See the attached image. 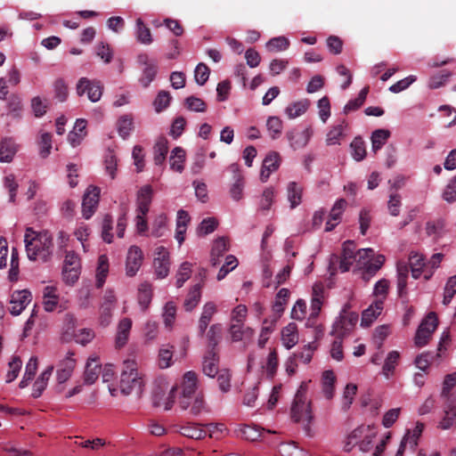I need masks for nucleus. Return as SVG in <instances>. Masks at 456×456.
Wrapping results in <instances>:
<instances>
[{
    "label": "nucleus",
    "instance_id": "1",
    "mask_svg": "<svg viewBox=\"0 0 456 456\" xmlns=\"http://www.w3.org/2000/svg\"><path fill=\"white\" fill-rule=\"evenodd\" d=\"M378 428L373 425H361L353 429L343 443V450L350 452L357 447L359 451L369 456H382L385 452L389 435L378 436Z\"/></svg>",
    "mask_w": 456,
    "mask_h": 456
},
{
    "label": "nucleus",
    "instance_id": "2",
    "mask_svg": "<svg viewBox=\"0 0 456 456\" xmlns=\"http://www.w3.org/2000/svg\"><path fill=\"white\" fill-rule=\"evenodd\" d=\"M24 242L27 256L31 261L46 262L53 254V238L47 231L35 232L27 228Z\"/></svg>",
    "mask_w": 456,
    "mask_h": 456
},
{
    "label": "nucleus",
    "instance_id": "3",
    "mask_svg": "<svg viewBox=\"0 0 456 456\" xmlns=\"http://www.w3.org/2000/svg\"><path fill=\"white\" fill-rule=\"evenodd\" d=\"M143 386L144 375L139 370L137 362L134 359L125 360L119 381L121 393L126 395L132 393L139 395L142 393Z\"/></svg>",
    "mask_w": 456,
    "mask_h": 456
},
{
    "label": "nucleus",
    "instance_id": "4",
    "mask_svg": "<svg viewBox=\"0 0 456 456\" xmlns=\"http://www.w3.org/2000/svg\"><path fill=\"white\" fill-rule=\"evenodd\" d=\"M291 417L296 422L309 423L313 418L310 401L306 397V385L302 384L291 406Z\"/></svg>",
    "mask_w": 456,
    "mask_h": 456
},
{
    "label": "nucleus",
    "instance_id": "5",
    "mask_svg": "<svg viewBox=\"0 0 456 456\" xmlns=\"http://www.w3.org/2000/svg\"><path fill=\"white\" fill-rule=\"evenodd\" d=\"M385 260V256L375 255L372 248H362L358 250L357 267L366 268L367 273L373 276L383 266Z\"/></svg>",
    "mask_w": 456,
    "mask_h": 456
},
{
    "label": "nucleus",
    "instance_id": "6",
    "mask_svg": "<svg viewBox=\"0 0 456 456\" xmlns=\"http://www.w3.org/2000/svg\"><path fill=\"white\" fill-rule=\"evenodd\" d=\"M76 364L75 354L71 351H69L59 362L56 370V390L59 393L64 390V384L72 376Z\"/></svg>",
    "mask_w": 456,
    "mask_h": 456
},
{
    "label": "nucleus",
    "instance_id": "7",
    "mask_svg": "<svg viewBox=\"0 0 456 456\" xmlns=\"http://www.w3.org/2000/svg\"><path fill=\"white\" fill-rule=\"evenodd\" d=\"M438 320L436 314L434 312L429 313L422 320L417 330L414 338L415 345L419 347L426 346L431 338L432 334L436 330Z\"/></svg>",
    "mask_w": 456,
    "mask_h": 456
},
{
    "label": "nucleus",
    "instance_id": "8",
    "mask_svg": "<svg viewBox=\"0 0 456 456\" xmlns=\"http://www.w3.org/2000/svg\"><path fill=\"white\" fill-rule=\"evenodd\" d=\"M347 305L344 306L339 314V316L333 323L331 333L336 337L342 338L345 336L347 332H349V330L357 322V314L354 313L347 312Z\"/></svg>",
    "mask_w": 456,
    "mask_h": 456
},
{
    "label": "nucleus",
    "instance_id": "9",
    "mask_svg": "<svg viewBox=\"0 0 456 456\" xmlns=\"http://www.w3.org/2000/svg\"><path fill=\"white\" fill-rule=\"evenodd\" d=\"M101 189L90 185L86 190L82 201V216L85 219H90L96 212L100 200Z\"/></svg>",
    "mask_w": 456,
    "mask_h": 456
},
{
    "label": "nucleus",
    "instance_id": "10",
    "mask_svg": "<svg viewBox=\"0 0 456 456\" xmlns=\"http://www.w3.org/2000/svg\"><path fill=\"white\" fill-rule=\"evenodd\" d=\"M182 393L179 398V405L183 410L190 406V399L197 389V375L193 371H187L183 377L181 383Z\"/></svg>",
    "mask_w": 456,
    "mask_h": 456
},
{
    "label": "nucleus",
    "instance_id": "11",
    "mask_svg": "<svg viewBox=\"0 0 456 456\" xmlns=\"http://www.w3.org/2000/svg\"><path fill=\"white\" fill-rule=\"evenodd\" d=\"M144 260L142 250L136 245L131 246L126 257V275L134 277L137 274Z\"/></svg>",
    "mask_w": 456,
    "mask_h": 456
},
{
    "label": "nucleus",
    "instance_id": "12",
    "mask_svg": "<svg viewBox=\"0 0 456 456\" xmlns=\"http://www.w3.org/2000/svg\"><path fill=\"white\" fill-rule=\"evenodd\" d=\"M314 134L311 126L305 127L302 130L293 128L287 132L286 137L289 142L292 150L297 151L305 148Z\"/></svg>",
    "mask_w": 456,
    "mask_h": 456
},
{
    "label": "nucleus",
    "instance_id": "13",
    "mask_svg": "<svg viewBox=\"0 0 456 456\" xmlns=\"http://www.w3.org/2000/svg\"><path fill=\"white\" fill-rule=\"evenodd\" d=\"M155 255L153 260L155 274L159 279H164L169 273V252L165 247L159 246L156 248Z\"/></svg>",
    "mask_w": 456,
    "mask_h": 456
},
{
    "label": "nucleus",
    "instance_id": "14",
    "mask_svg": "<svg viewBox=\"0 0 456 456\" xmlns=\"http://www.w3.org/2000/svg\"><path fill=\"white\" fill-rule=\"evenodd\" d=\"M32 300V294L28 289L15 290L10 297V313L19 315Z\"/></svg>",
    "mask_w": 456,
    "mask_h": 456
},
{
    "label": "nucleus",
    "instance_id": "15",
    "mask_svg": "<svg viewBox=\"0 0 456 456\" xmlns=\"http://www.w3.org/2000/svg\"><path fill=\"white\" fill-rule=\"evenodd\" d=\"M86 86H90L89 94L87 95L88 100L92 102L100 101L102 95V86L101 82L96 80H90L86 77H81L76 86V92L78 96L84 95V89Z\"/></svg>",
    "mask_w": 456,
    "mask_h": 456
},
{
    "label": "nucleus",
    "instance_id": "16",
    "mask_svg": "<svg viewBox=\"0 0 456 456\" xmlns=\"http://www.w3.org/2000/svg\"><path fill=\"white\" fill-rule=\"evenodd\" d=\"M356 247L354 241L347 240L343 244L342 256L339 264V269L341 272H347L349 268L354 265L357 264L358 251H355Z\"/></svg>",
    "mask_w": 456,
    "mask_h": 456
},
{
    "label": "nucleus",
    "instance_id": "17",
    "mask_svg": "<svg viewBox=\"0 0 456 456\" xmlns=\"http://www.w3.org/2000/svg\"><path fill=\"white\" fill-rule=\"evenodd\" d=\"M324 286L321 282L314 283L312 289V299H311V307H310V317L308 322L311 319H315L318 317L324 299Z\"/></svg>",
    "mask_w": 456,
    "mask_h": 456
},
{
    "label": "nucleus",
    "instance_id": "18",
    "mask_svg": "<svg viewBox=\"0 0 456 456\" xmlns=\"http://www.w3.org/2000/svg\"><path fill=\"white\" fill-rule=\"evenodd\" d=\"M43 307L45 312L55 311L60 305V295L55 286H46L43 289Z\"/></svg>",
    "mask_w": 456,
    "mask_h": 456
},
{
    "label": "nucleus",
    "instance_id": "19",
    "mask_svg": "<svg viewBox=\"0 0 456 456\" xmlns=\"http://www.w3.org/2000/svg\"><path fill=\"white\" fill-rule=\"evenodd\" d=\"M347 206V202L344 199L338 200L330 213L329 218L326 222L325 231H332L341 221L342 215Z\"/></svg>",
    "mask_w": 456,
    "mask_h": 456
},
{
    "label": "nucleus",
    "instance_id": "20",
    "mask_svg": "<svg viewBox=\"0 0 456 456\" xmlns=\"http://www.w3.org/2000/svg\"><path fill=\"white\" fill-rule=\"evenodd\" d=\"M153 190L151 185L142 186L137 192L136 212L147 215L152 200Z\"/></svg>",
    "mask_w": 456,
    "mask_h": 456
},
{
    "label": "nucleus",
    "instance_id": "21",
    "mask_svg": "<svg viewBox=\"0 0 456 456\" xmlns=\"http://www.w3.org/2000/svg\"><path fill=\"white\" fill-rule=\"evenodd\" d=\"M281 344L287 349L294 347L299 340L297 326L294 322H289L282 328L281 331Z\"/></svg>",
    "mask_w": 456,
    "mask_h": 456
},
{
    "label": "nucleus",
    "instance_id": "22",
    "mask_svg": "<svg viewBox=\"0 0 456 456\" xmlns=\"http://www.w3.org/2000/svg\"><path fill=\"white\" fill-rule=\"evenodd\" d=\"M281 158L279 153H269L263 161L262 169L260 173L261 181L266 182L270 175L279 168Z\"/></svg>",
    "mask_w": 456,
    "mask_h": 456
},
{
    "label": "nucleus",
    "instance_id": "23",
    "mask_svg": "<svg viewBox=\"0 0 456 456\" xmlns=\"http://www.w3.org/2000/svg\"><path fill=\"white\" fill-rule=\"evenodd\" d=\"M218 355L213 349H208L203 357L202 370L205 375L214 378L220 371L218 370Z\"/></svg>",
    "mask_w": 456,
    "mask_h": 456
},
{
    "label": "nucleus",
    "instance_id": "24",
    "mask_svg": "<svg viewBox=\"0 0 456 456\" xmlns=\"http://www.w3.org/2000/svg\"><path fill=\"white\" fill-rule=\"evenodd\" d=\"M229 333L233 342H239L252 339L255 330L251 327L245 326L244 323H232L229 328Z\"/></svg>",
    "mask_w": 456,
    "mask_h": 456
},
{
    "label": "nucleus",
    "instance_id": "25",
    "mask_svg": "<svg viewBox=\"0 0 456 456\" xmlns=\"http://www.w3.org/2000/svg\"><path fill=\"white\" fill-rule=\"evenodd\" d=\"M383 300H375L367 309L362 312L361 325L363 327H369L378 318L383 310Z\"/></svg>",
    "mask_w": 456,
    "mask_h": 456
},
{
    "label": "nucleus",
    "instance_id": "26",
    "mask_svg": "<svg viewBox=\"0 0 456 456\" xmlns=\"http://www.w3.org/2000/svg\"><path fill=\"white\" fill-rule=\"evenodd\" d=\"M289 295V290L285 288L281 289L278 291L275 300L272 305L273 314L270 317L275 318V320L279 321L288 304Z\"/></svg>",
    "mask_w": 456,
    "mask_h": 456
},
{
    "label": "nucleus",
    "instance_id": "27",
    "mask_svg": "<svg viewBox=\"0 0 456 456\" xmlns=\"http://www.w3.org/2000/svg\"><path fill=\"white\" fill-rule=\"evenodd\" d=\"M132 329V320L129 318H123L119 321L117 328V334L115 338L116 347L121 348L126 345L130 330Z\"/></svg>",
    "mask_w": 456,
    "mask_h": 456
},
{
    "label": "nucleus",
    "instance_id": "28",
    "mask_svg": "<svg viewBox=\"0 0 456 456\" xmlns=\"http://www.w3.org/2000/svg\"><path fill=\"white\" fill-rule=\"evenodd\" d=\"M19 150L18 144L11 137H5L0 143V161L9 163Z\"/></svg>",
    "mask_w": 456,
    "mask_h": 456
},
{
    "label": "nucleus",
    "instance_id": "29",
    "mask_svg": "<svg viewBox=\"0 0 456 456\" xmlns=\"http://www.w3.org/2000/svg\"><path fill=\"white\" fill-rule=\"evenodd\" d=\"M102 367L97 357H89L84 372V382L87 385L94 384L101 373Z\"/></svg>",
    "mask_w": 456,
    "mask_h": 456
},
{
    "label": "nucleus",
    "instance_id": "30",
    "mask_svg": "<svg viewBox=\"0 0 456 456\" xmlns=\"http://www.w3.org/2000/svg\"><path fill=\"white\" fill-rule=\"evenodd\" d=\"M229 249L228 240L224 237H220L213 242L210 253V263L213 266L220 263V257Z\"/></svg>",
    "mask_w": 456,
    "mask_h": 456
},
{
    "label": "nucleus",
    "instance_id": "31",
    "mask_svg": "<svg viewBox=\"0 0 456 456\" xmlns=\"http://www.w3.org/2000/svg\"><path fill=\"white\" fill-rule=\"evenodd\" d=\"M229 168L232 172L235 174V181L230 188V195L233 200L238 201L242 198L243 195V177L239 172V167L237 164H232Z\"/></svg>",
    "mask_w": 456,
    "mask_h": 456
},
{
    "label": "nucleus",
    "instance_id": "32",
    "mask_svg": "<svg viewBox=\"0 0 456 456\" xmlns=\"http://www.w3.org/2000/svg\"><path fill=\"white\" fill-rule=\"evenodd\" d=\"M336 375L330 370H325L322 375V390L324 397L330 400L335 395Z\"/></svg>",
    "mask_w": 456,
    "mask_h": 456
},
{
    "label": "nucleus",
    "instance_id": "33",
    "mask_svg": "<svg viewBox=\"0 0 456 456\" xmlns=\"http://www.w3.org/2000/svg\"><path fill=\"white\" fill-rule=\"evenodd\" d=\"M303 187L297 182H289L287 184V199L290 208H295L302 202Z\"/></svg>",
    "mask_w": 456,
    "mask_h": 456
},
{
    "label": "nucleus",
    "instance_id": "34",
    "mask_svg": "<svg viewBox=\"0 0 456 456\" xmlns=\"http://www.w3.org/2000/svg\"><path fill=\"white\" fill-rule=\"evenodd\" d=\"M217 308L214 302H207L202 308V313L199 321V330L203 335L212 320L213 315L216 313Z\"/></svg>",
    "mask_w": 456,
    "mask_h": 456
},
{
    "label": "nucleus",
    "instance_id": "35",
    "mask_svg": "<svg viewBox=\"0 0 456 456\" xmlns=\"http://www.w3.org/2000/svg\"><path fill=\"white\" fill-rule=\"evenodd\" d=\"M109 258L106 255H101L98 257L97 267H96V287L102 288L106 281L109 274Z\"/></svg>",
    "mask_w": 456,
    "mask_h": 456
},
{
    "label": "nucleus",
    "instance_id": "36",
    "mask_svg": "<svg viewBox=\"0 0 456 456\" xmlns=\"http://www.w3.org/2000/svg\"><path fill=\"white\" fill-rule=\"evenodd\" d=\"M185 158L186 153L183 148L173 149L169 159L170 168L175 172L182 173L184 169Z\"/></svg>",
    "mask_w": 456,
    "mask_h": 456
},
{
    "label": "nucleus",
    "instance_id": "37",
    "mask_svg": "<svg viewBox=\"0 0 456 456\" xmlns=\"http://www.w3.org/2000/svg\"><path fill=\"white\" fill-rule=\"evenodd\" d=\"M174 346L166 344L159 350L157 363L160 369H167L173 364Z\"/></svg>",
    "mask_w": 456,
    "mask_h": 456
},
{
    "label": "nucleus",
    "instance_id": "38",
    "mask_svg": "<svg viewBox=\"0 0 456 456\" xmlns=\"http://www.w3.org/2000/svg\"><path fill=\"white\" fill-rule=\"evenodd\" d=\"M278 321L275 318L268 317L263 321L262 328L258 338V346L264 347L267 343L270 335L273 332Z\"/></svg>",
    "mask_w": 456,
    "mask_h": 456
},
{
    "label": "nucleus",
    "instance_id": "39",
    "mask_svg": "<svg viewBox=\"0 0 456 456\" xmlns=\"http://www.w3.org/2000/svg\"><path fill=\"white\" fill-rule=\"evenodd\" d=\"M310 102L308 100H300L289 104L285 109V114L289 118L294 119L302 116L308 110Z\"/></svg>",
    "mask_w": 456,
    "mask_h": 456
},
{
    "label": "nucleus",
    "instance_id": "40",
    "mask_svg": "<svg viewBox=\"0 0 456 456\" xmlns=\"http://www.w3.org/2000/svg\"><path fill=\"white\" fill-rule=\"evenodd\" d=\"M86 121L85 119H77L73 130L69 134V142L73 146L78 145L86 136Z\"/></svg>",
    "mask_w": 456,
    "mask_h": 456
},
{
    "label": "nucleus",
    "instance_id": "41",
    "mask_svg": "<svg viewBox=\"0 0 456 456\" xmlns=\"http://www.w3.org/2000/svg\"><path fill=\"white\" fill-rule=\"evenodd\" d=\"M278 366V354L275 349H273L268 354L265 361L262 363V369L269 379H273L277 372Z\"/></svg>",
    "mask_w": 456,
    "mask_h": 456
},
{
    "label": "nucleus",
    "instance_id": "42",
    "mask_svg": "<svg viewBox=\"0 0 456 456\" xmlns=\"http://www.w3.org/2000/svg\"><path fill=\"white\" fill-rule=\"evenodd\" d=\"M423 429L424 425L422 423H416L412 430L408 431L401 442L406 444L411 451H414L418 444V440L423 432Z\"/></svg>",
    "mask_w": 456,
    "mask_h": 456
},
{
    "label": "nucleus",
    "instance_id": "43",
    "mask_svg": "<svg viewBox=\"0 0 456 456\" xmlns=\"http://www.w3.org/2000/svg\"><path fill=\"white\" fill-rule=\"evenodd\" d=\"M399 358L400 354L396 350H393L387 354L382 367V374L386 379H388L394 375L395 367L398 364Z\"/></svg>",
    "mask_w": 456,
    "mask_h": 456
},
{
    "label": "nucleus",
    "instance_id": "44",
    "mask_svg": "<svg viewBox=\"0 0 456 456\" xmlns=\"http://www.w3.org/2000/svg\"><path fill=\"white\" fill-rule=\"evenodd\" d=\"M179 432L189 438L202 439L207 436V431L196 423H187L181 426Z\"/></svg>",
    "mask_w": 456,
    "mask_h": 456
},
{
    "label": "nucleus",
    "instance_id": "45",
    "mask_svg": "<svg viewBox=\"0 0 456 456\" xmlns=\"http://www.w3.org/2000/svg\"><path fill=\"white\" fill-rule=\"evenodd\" d=\"M346 127L345 121H341L339 124L333 126L326 135L327 145L340 144L342 138L344 137V131Z\"/></svg>",
    "mask_w": 456,
    "mask_h": 456
},
{
    "label": "nucleus",
    "instance_id": "46",
    "mask_svg": "<svg viewBox=\"0 0 456 456\" xmlns=\"http://www.w3.org/2000/svg\"><path fill=\"white\" fill-rule=\"evenodd\" d=\"M152 287L149 282H142L138 288V303L141 308L144 311L148 308L151 302Z\"/></svg>",
    "mask_w": 456,
    "mask_h": 456
},
{
    "label": "nucleus",
    "instance_id": "47",
    "mask_svg": "<svg viewBox=\"0 0 456 456\" xmlns=\"http://www.w3.org/2000/svg\"><path fill=\"white\" fill-rule=\"evenodd\" d=\"M135 37L142 45H151L153 41L150 28L145 26L141 18H138L135 22Z\"/></svg>",
    "mask_w": 456,
    "mask_h": 456
},
{
    "label": "nucleus",
    "instance_id": "48",
    "mask_svg": "<svg viewBox=\"0 0 456 456\" xmlns=\"http://www.w3.org/2000/svg\"><path fill=\"white\" fill-rule=\"evenodd\" d=\"M409 261L411 276L414 279H419L421 276L425 266V259L423 256L417 252H411L409 256Z\"/></svg>",
    "mask_w": 456,
    "mask_h": 456
},
{
    "label": "nucleus",
    "instance_id": "49",
    "mask_svg": "<svg viewBox=\"0 0 456 456\" xmlns=\"http://www.w3.org/2000/svg\"><path fill=\"white\" fill-rule=\"evenodd\" d=\"M168 151V141L165 137H159L154 145V163L162 165Z\"/></svg>",
    "mask_w": 456,
    "mask_h": 456
},
{
    "label": "nucleus",
    "instance_id": "50",
    "mask_svg": "<svg viewBox=\"0 0 456 456\" xmlns=\"http://www.w3.org/2000/svg\"><path fill=\"white\" fill-rule=\"evenodd\" d=\"M201 297V285H194L189 291L184 300V308L186 311L193 310L199 304Z\"/></svg>",
    "mask_w": 456,
    "mask_h": 456
},
{
    "label": "nucleus",
    "instance_id": "51",
    "mask_svg": "<svg viewBox=\"0 0 456 456\" xmlns=\"http://www.w3.org/2000/svg\"><path fill=\"white\" fill-rule=\"evenodd\" d=\"M37 370V357L32 356L28 362L25 369V373L20 382V387H26L28 383L33 379Z\"/></svg>",
    "mask_w": 456,
    "mask_h": 456
},
{
    "label": "nucleus",
    "instance_id": "52",
    "mask_svg": "<svg viewBox=\"0 0 456 456\" xmlns=\"http://www.w3.org/2000/svg\"><path fill=\"white\" fill-rule=\"evenodd\" d=\"M456 426V407H446L444 414L440 422L438 428L443 430L450 429Z\"/></svg>",
    "mask_w": 456,
    "mask_h": 456
},
{
    "label": "nucleus",
    "instance_id": "53",
    "mask_svg": "<svg viewBox=\"0 0 456 456\" xmlns=\"http://www.w3.org/2000/svg\"><path fill=\"white\" fill-rule=\"evenodd\" d=\"M222 330V325L219 323H216L210 326L208 331L207 332L208 349H213L216 351V346H217L221 338Z\"/></svg>",
    "mask_w": 456,
    "mask_h": 456
},
{
    "label": "nucleus",
    "instance_id": "54",
    "mask_svg": "<svg viewBox=\"0 0 456 456\" xmlns=\"http://www.w3.org/2000/svg\"><path fill=\"white\" fill-rule=\"evenodd\" d=\"M177 389H178L177 386H174V387H172L168 395L165 398H163V399L155 398L154 405L157 407H162L165 411L171 410L175 404Z\"/></svg>",
    "mask_w": 456,
    "mask_h": 456
},
{
    "label": "nucleus",
    "instance_id": "55",
    "mask_svg": "<svg viewBox=\"0 0 456 456\" xmlns=\"http://www.w3.org/2000/svg\"><path fill=\"white\" fill-rule=\"evenodd\" d=\"M390 135V132L386 129H378L375 130L371 134V143L372 150L377 151L382 148V146L386 143L388 137Z\"/></svg>",
    "mask_w": 456,
    "mask_h": 456
},
{
    "label": "nucleus",
    "instance_id": "56",
    "mask_svg": "<svg viewBox=\"0 0 456 456\" xmlns=\"http://www.w3.org/2000/svg\"><path fill=\"white\" fill-rule=\"evenodd\" d=\"M75 238L81 242L84 251L88 250V245L86 241L91 234L89 226L86 224H78L73 232Z\"/></svg>",
    "mask_w": 456,
    "mask_h": 456
},
{
    "label": "nucleus",
    "instance_id": "57",
    "mask_svg": "<svg viewBox=\"0 0 456 456\" xmlns=\"http://www.w3.org/2000/svg\"><path fill=\"white\" fill-rule=\"evenodd\" d=\"M167 217L164 214H160L154 219L151 227V235L159 238L164 235L167 228Z\"/></svg>",
    "mask_w": 456,
    "mask_h": 456
},
{
    "label": "nucleus",
    "instance_id": "58",
    "mask_svg": "<svg viewBox=\"0 0 456 456\" xmlns=\"http://www.w3.org/2000/svg\"><path fill=\"white\" fill-rule=\"evenodd\" d=\"M267 130L273 139L278 138L282 131V121L280 118L269 117L266 122Z\"/></svg>",
    "mask_w": 456,
    "mask_h": 456
},
{
    "label": "nucleus",
    "instance_id": "59",
    "mask_svg": "<svg viewBox=\"0 0 456 456\" xmlns=\"http://www.w3.org/2000/svg\"><path fill=\"white\" fill-rule=\"evenodd\" d=\"M191 264L189 262L183 263L177 273L175 285L177 288H181L183 283L188 281L191 274Z\"/></svg>",
    "mask_w": 456,
    "mask_h": 456
},
{
    "label": "nucleus",
    "instance_id": "60",
    "mask_svg": "<svg viewBox=\"0 0 456 456\" xmlns=\"http://www.w3.org/2000/svg\"><path fill=\"white\" fill-rule=\"evenodd\" d=\"M352 156L356 161L362 160L366 156L364 142L361 138H354L350 144Z\"/></svg>",
    "mask_w": 456,
    "mask_h": 456
},
{
    "label": "nucleus",
    "instance_id": "61",
    "mask_svg": "<svg viewBox=\"0 0 456 456\" xmlns=\"http://www.w3.org/2000/svg\"><path fill=\"white\" fill-rule=\"evenodd\" d=\"M367 94H368V88L367 87L362 88L355 99L350 100L345 105L344 112L348 113V112H351L353 110L359 109L365 102Z\"/></svg>",
    "mask_w": 456,
    "mask_h": 456
},
{
    "label": "nucleus",
    "instance_id": "62",
    "mask_svg": "<svg viewBox=\"0 0 456 456\" xmlns=\"http://www.w3.org/2000/svg\"><path fill=\"white\" fill-rule=\"evenodd\" d=\"M289 46V41L285 37H277L270 39L266 47L271 52L285 51Z\"/></svg>",
    "mask_w": 456,
    "mask_h": 456
},
{
    "label": "nucleus",
    "instance_id": "63",
    "mask_svg": "<svg viewBox=\"0 0 456 456\" xmlns=\"http://www.w3.org/2000/svg\"><path fill=\"white\" fill-rule=\"evenodd\" d=\"M81 268L77 267H66L62 268V280L63 281L69 285H74L79 278Z\"/></svg>",
    "mask_w": 456,
    "mask_h": 456
},
{
    "label": "nucleus",
    "instance_id": "64",
    "mask_svg": "<svg viewBox=\"0 0 456 456\" xmlns=\"http://www.w3.org/2000/svg\"><path fill=\"white\" fill-rule=\"evenodd\" d=\"M456 294V275L450 277L444 287V305H449Z\"/></svg>",
    "mask_w": 456,
    "mask_h": 456
}]
</instances>
